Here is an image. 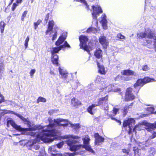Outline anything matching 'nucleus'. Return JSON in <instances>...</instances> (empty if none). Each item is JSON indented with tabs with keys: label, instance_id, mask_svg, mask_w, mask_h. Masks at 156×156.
I'll return each mask as SVG.
<instances>
[{
	"label": "nucleus",
	"instance_id": "obj_1",
	"mask_svg": "<svg viewBox=\"0 0 156 156\" xmlns=\"http://www.w3.org/2000/svg\"><path fill=\"white\" fill-rule=\"evenodd\" d=\"M43 132H45L42 134H39L37 135L36 138L33 140L32 143L29 145L31 147L34 144L36 143H39L41 140L45 143H49L52 141L54 139L49 138L47 137L52 136H54L55 131L54 130H43Z\"/></svg>",
	"mask_w": 156,
	"mask_h": 156
},
{
	"label": "nucleus",
	"instance_id": "obj_2",
	"mask_svg": "<svg viewBox=\"0 0 156 156\" xmlns=\"http://www.w3.org/2000/svg\"><path fill=\"white\" fill-rule=\"evenodd\" d=\"M155 81V80L154 78H150L148 76L144 77L143 78L138 79L133 85V87L135 90L134 91V92L136 94H137L139 93L141 88L145 84Z\"/></svg>",
	"mask_w": 156,
	"mask_h": 156
},
{
	"label": "nucleus",
	"instance_id": "obj_3",
	"mask_svg": "<svg viewBox=\"0 0 156 156\" xmlns=\"http://www.w3.org/2000/svg\"><path fill=\"white\" fill-rule=\"evenodd\" d=\"M129 148L128 149H122V152L129 156H141V153L140 152V150L137 147H133V153L130 149L132 147V144H128Z\"/></svg>",
	"mask_w": 156,
	"mask_h": 156
},
{
	"label": "nucleus",
	"instance_id": "obj_4",
	"mask_svg": "<svg viewBox=\"0 0 156 156\" xmlns=\"http://www.w3.org/2000/svg\"><path fill=\"white\" fill-rule=\"evenodd\" d=\"M78 142L76 140L69 139L67 141V144L69 147V150L72 151L76 152L80 151L82 148V145L81 144H76Z\"/></svg>",
	"mask_w": 156,
	"mask_h": 156
},
{
	"label": "nucleus",
	"instance_id": "obj_5",
	"mask_svg": "<svg viewBox=\"0 0 156 156\" xmlns=\"http://www.w3.org/2000/svg\"><path fill=\"white\" fill-rule=\"evenodd\" d=\"M137 36L139 39L147 38L148 39H153L155 37V33L151 29L145 31L144 32H141L137 34Z\"/></svg>",
	"mask_w": 156,
	"mask_h": 156
},
{
	"label": "nucleus",
	"instance_id": "obj_6",
	"mask_svg": "<svg viewBox=\"0 0 156 156\" xmlns=\"http://www.w3.org/2000/svg\"><path fill=\"white\" fill-rule=\"evenodd\" d=\"M133 89L131 87H129L126 89L125 94L124 101L128 102L134 100L136 96L133 93Z\"/></svg>",
	"mask_w": 156,
	"mask_h": 156
},
{
	"label": "nucleus",
	"instance_id": "obj_7",
	"mask_svg": "<svg viewBox=\"0 0 156 156\" xmlns=\"http://www.w3.org/2000/svg\"><path fill=\"white\" fill-rule=\"evenodd\" d=\"M135 122V121L133 118H128V119L125 120L123 122L122 126L123 127H126L127 126H129V128L128 131L129 135H130L132 133V129L131 127L133 124H134Z\"/></svg>",
	"mask_w": 156,
	"mask_h": 156
},
{
	"label": "nucleus",
	"instance_id": "obj_8",
	"mask_svg": "<svg viewBox=\"0 0 156 156\" xmlns=\"http://www.w3.org/2000/svg\"><path fill=\"white\" fill-rule=\"evenodd\" d=\"M26 123L28 125V127H29L28 128H22V129H23L22 131H19V132H22L25 133L27 132L28 131L38 130L41 129V126H38L35 125L33 127H31V122L29 120L27 121Z\"/></svg>",
	"mask_w": 156,
	"mask_h": 156
},
{
	"label": "nucleus",
	"instance_id": "obj_9",
	"mask_svg": "<svg viewBox=\"0 0 156 156\" xmlns=\"http://www.w3.org/2000/svg\"><path fill=\"white\" fill-rule=\"evenodd\" d=\"M92 7L93 12L91 14L93 18L97 20V16L99 15V14L102 13L103 11L100 6H95L94 5H93Z\"/></svg>",
	"mask_w": 156,
	"mask_h": 156
},
{
	"label": "nucleus",
	"instance_id": "obj_10",
	"mask_svg": "<svg viewBox=\"0 0 156 156\" xmlns=\"http://www.w3.org/2000/svg\"><path fill=\"white\" fill-rule=\"evenodd\" d=\"M143 123L145 126V129L148 131L151 132L156 129V121L152 123H148L147 122H144Z\"/></svg>",
	"mask_w": 156,
	"mask_h": 156
},
{
	"label": "nucleus",
	"instance_id": "obj_11",
	"mask_svg": "<svg viewBox=\"0 0 156 156\" xmlns=\"http://www.w3.org/2000/svg\"><path fill=\"white\" fill-rule=\"evenodd\" d=\"M9 124H10L14 129L18 131H22L23 129H24L22 128V127L20 126L17 125L14 121L12 120H7V126L8 127H9Z\"/></svg>",
	"mask_w": 156,
	"mask_h": 156
},
{
	"label": "nucleus",
	"instance_id": "obj_12",
	"mask_svg": "<svg viewBox=\"0 0 156 156\" xmlns=\"http://www.w3.org/2000/svg\"><path fill=\"white\" fill-rule=\"evenodd\" d=\"M54 121L58 126L64 127L67 126L68 125V121L66 119L59 118L56 120L54 119Z\"/></svg>",
	"mask_w": 156,
	"mask_h": 156
},
{
	"label": "nucleus",
	"instance_id": "obj_13",
	"mask_svg": "<svg viewBox=\"0 0 156 156\" xmlns=\"http://www.w3.org/2000/svg\"><path fill=\"white\" fill-rule=\"evenodd\" d=\"M98 40L99 43L102 46L103 48L106 49L109 44L106 37L104 36H101L99 38Z\"/></svg>",
	"mask_w": 156,
	"mask_h": 156
},
{
	"label": "nucleus",
	"instance_id": "obj_14",
	"mask_svg": "<svg viewBox=\"0 0 156 156\" xmlns=\"http://www.w3.org/2000/svg\"><path fill=\"white\" fill-rule=\"evenodd\" d=\"M94 55L96 58L100 59L99 62L102 63L103 52L100 48H98L96 49L94 52Z\"/></svg>",
	"mask_w": 156,
	"mask_h": 156
},
{
	"label": "nucleus",
	"instance_id": "obj_15",
	"mask_svg": "<svg viewBox=\"0 0 156 156\" xmlns=\"http://www.w3.org/2000/svg\"><path fill=\"white\" fill-rule=\"evenodd\" d=\"M96 62L98 69V73L101 75H105L106 73V72L105 70V69L104 66L100 65L101 62L98 60H96Z\"/></svg>",
	"mask_w": 156,
	"mask_h": 156
},
{
	"label": "nucleus",
	"instance_id": "obj_16",
	"mask_svg": "<svg viewBox=\"0 0 156 156\" xmlns=\"http://www.w3.org/2000/svg\"><path fill=\"white\" fill-rule=\"evenodd\" d=\"M70 105L73 107L77 108L79 106L81 105L82 104L81 102L77 99L73 97L71 100Z\"/></svg>",
	"mask_w": 156,
	"mask_h": 156
},
{
	"label": "nucleus",
	"instance_id": "obj_17",
	"mask_svg": "<svg viewBox=\"0 0 156 156\" xmlns=\"http://www.w3.org/2000/svg\"><path fill=\"white\" fill-rule=\"evenodd\" d=\"M94 136L95 138L94 143L95 145L99 144L100 143L103 142L105 140V138L99 135L98 133H95Z\"/></svg>",
	"mask_w": 156,
	"mask_h": 156
},
{
	"label": "nucleus",
	"instance_id": "obj_18",
	"mask_svg": "<svg viewBox=\"0 0 156 156\" xmlns=\"http://www.w3.org/2000/svg\"><path fill=\"white\" fill-rule=\"evenodd\" d=\"M55 25V22L53 20L49 21L47 29L45 32V35H47L50 32L52 31Z\"/></svg>",
	"mask_w": 156,
	"mask_h": 156
},
{
	"label": "nucleus",
	"instance_id": "obj_19",
	"mask_svg": "<svg viewBox=\"0 0 156 156\" xmlns=\"http://www.w3.org/2000/svg\"><path fill=\"white\" fill-rule=\"evenodd\" d=\"M121 74L125 76H135V73L134 71L128 69L123 70V71L121 72Z\"/></svg>",
	"mask_w": 156,
	"mask_h": 156
},
{
	"label": "nucleus",
	"instance_id": "obj_20",
	"mask_svg": "<svg viewBox=\"0 0 156 156\" xmlns=\"http://www.w3.org/2000/svg\"><path fill=\"white\" fill-rule=\"evenodd\" d=\"M79 39L80 41V45L82 46L86 44L87 42L88 41L87 37L83 35H81L79 37Z\"/></svg>",
	"mask_w": 156,
	"mask_h": 156
},
{
	"label": "nucleus",
	"instance_id": "obj_21",
	"mask_svg": "<svg viewBox=\"0 0 156 156\" xmlns=\"http://www.w3.org/2000/svg\"><path fill=\"white\" fill-rule=\"evenodd\" d=\"M58 55H51V62L53 64L57 66L59 65L58 62Z\"/></svg>",
	"mask_w": 156,
	"mask_h": 156
},
{
	"label": "nucleus",
	"instance_id": "obj_22",
	"mask_svg": "<svg viewBox=\"0 0 156 156\" xmlns=\"http://www.w3.org/2000/svg\"><path fill=\"white\" fill-rule=\"evenodd\" d=\"M143 45L151 49L153 46V41L150 40H146L143 42Z\"/></svg>",
	"mask_w": 156,
	"mask_h": 156
},
{
	"label": "nucleus",
	"instance_id": "obj_23",
	"mask_svg": "<svg viewBox=\"0 0 156 156\" xmlns=\"http://www.w3.org/2000/svg\"><path fill=\"white\" fill-rule=\"evenodd\" d=\"M66 38V37L63 36V35H61L56 41L55 44L57 46H59L64 41Z\"/></svg>",
	"mask_w": 156,
	"mask_h": 156
},
{
	"label": "nucleus",
	"instance_id": "obj_24",
	"mask_svg": "<svg viewBox=\"0 0 156 156\" xmlns=\"http://www.w3.org/2000/svg\"><path fill=\"white\" fill-rule=\"evenodd\" d=\"M61 49L60 46L58 47L53 48L51 50V55H57L56 53H58Z\"/></svg>",
	"mask_w": 156,
	"mask_h": 156
},
{
	"label": "nucleus",
	"instance_id": "obj_25",
	"mask_svg": "<svg viewBox=\"0 0 156 156\" xmlns=\"http://www.w3.org/2000/svg\"><path fill=\"white\" fill-rule=\"evenodd\" d=\"M96 106V104H93L89 106L87 109V112L92 115H94L92 110L93 108Z\"/></svg>",
	"mask_w": 156,
	"mask_h": 156
},
{
	"label": "nucleus",
	"instance_id": "obj_26",
	"mask_svg": "<svg viewBox=\"0 0 156 156\" xmlns=\"http://www.w3.org/2000/svg\"><path fill=\"white\" fill-rule=\"evenodd\" d=\"M6 25V23L3 21H2L0 22V29L1 33H3L4 32L5 27Z\"/></svg>",
	"mask_w": 156,
	"mask_h": 156
},
{
	"label": "nucleus",
	"instance_id": "obj_27",
	"mask_svg": "<svg viewBox=\"0 0 156 156\" xmlns=\"http://www.w3.org/2000/svg\"><path fill=\"white\" fill-rule=\"evenodd\" d=\"M80 48L83 49L84 50L87 51L88 53H90V47L88 46L86 44L84 45L80 46Z\"/></svg>",
	"mask_w": 156,
	"mask_h": 156
},
{
	"label": "nucleus",
	"instance_id": "obj_28",
	"mask_svg": "<svg viewBox=\"0 0 156 156\" xmlns=\"http://www.w3.org/2000/svg\"><path fill=\"white\" fill-rule=\"evenodd\" d=\"M42 20L40 19H38L36 22H34V29L36 30L38 27V26L42 23Z\"/></svg>",
	"mask_w": 156,
	"mask_h": 156
},
{
	"label": "nucleus",
	"instance_id": "obj_29",
	"mask_svg": "<svg viewBox=\"0 0 156 156\" xmlns=\"http://www.w3.org/2000/svg\"><path fill=\"white\" fill-rule=\"evenodd\" d=\"M82 147H83L86 149V150L91 153H93L94 151L93 149L91 148V147L89 145H84V146H82Z\"/></svg>",
	"mask_w": 156,
	"mask_h": 156
},
{
	"label": "nucleus",
	"instance_id": "obj_30",
	"mask_svg": "<svg viewBox=\"0 0 156 156\" xmlns=\"http://www.w3.org/2000/svg\"><path fill=\"white\" fill-rule=\"evenodd\" d=\"M46 101V99L41 96L39 97L37 100V103H38L39 102H45Z\"/></svg>",
	"mask_w": 156,
	"mask_h": 156
},
{
	"label": "nucleus",
	"instance_id": "obj_31",
	"mask_svg": "<svg viewBox=\"0 0 156 156\" xmlns=\"http://www.w3.org/2000/svg\"><path fill=\"white\" fill-rule=\"evenodd\" d=\"M80 154V152H74L73 153L67 152L66 154L68 155L66 156H75L79 154Z\"/></svg>",
	"mask_w": 156,
	"mask_h": 156
},
{
	"label": "nucleus",
	"instance_id": "obj_32",
	"mask_svg": "<svg viewBox=\"0 0 156 156\" xmlns=\"http://www.w3.org/2000/svg\"><path fill=\"white\" fill-rule=\"evenodd\" d=\"M28 12V11L25 10L22 13L21 16V20L22 21H24V19L25 17H26L27 15Z\"/></svg>",
	"mask_w": 156,
	"mask_h": 156
},
{
	"label": "nucleus",
	"instance_id": "obj_33",
	"mask_svg": "<svg viewBox=\"0 0 156 156\" xmlns=\"http://www.w3.org/2000/svg\"><path fill=\"white\" fill-rule=\"evenodd\" d=\"M15 114L20 119L24 122H27L28 121L27 119L24 118L23 116L20 114L17 113H16Z\"/></svg>",
	"mask_w": 156,
	"mask_h": 156
},
{
	"label": "nucleus",
	"instance_id": "obj_34",
	"mask_svg": "<svg viewBox=\"0 0 156 156\" xmlns=\"http://www.w3.org/2000/svg\"><path fill=\"white\" fill-rule=\"evenodd\" d=\"M1 63H0V80L2 79V67L3 66L4 64L3 62L0 61Z\"/></svg>",
	"mask_w": 156,
	"mask_h": 156
},
{
	"label": "nucleus",
	"instance_id": "obj_35",
	"mask_svg": "<svg viewBox=\"0 0 156 156\" xmlns=\"http://www.w3.org/2000/svg\"><path fill=\"white\" fill-rule=\"evenodd\" d=\"M60 46L61 49L63 48H65L66 47H67L68 48H70L71 47L70 46L68 43L67 41H65L64 44L63 45H60Z\"/></svg>",
	"mask_w": 156,
	"mask_h": 156
},
{
	"label": "nucleus",
	"instance_id": "obj_36",
	"mask_svg": "<svg viewBox=\"0 0 156 156\" xmlns=\"http://www.w3.org/2000/svg\"><path fill=\"white\" fill-rule=\"evenodd\" d=\"M104 79L102 77H101L99 76H97L95 80V82L97 83H98L100 82L101 80Z\"/></svg>",
	"mask_w": 156,
	"mask_h": 156
},
{
	"label": "nucleus",
	"instance_id": "obj_37",
	"mask_svg": "<svg viewBox=\"0 0 156 156\" xmlns=\"http://www.w3.org/2000/svg\"><path fill=\"white\" fill-rule=\"evenodd\" d=\"M151 133L152 134L149 136L148 140H151L156 137V132L153 131Z\"/></svg>",
	"mask_w": 156,
	"mask_h": 156
},
{
	"label": "nucleus",
	"instance_id": "obj_38",
	"mask_svg": "<svg viewBox=\"0 0 156 156\" xmlns=\"http://www.w3.org/2000/svg\"><path fill=\"white\" fill-rule=\"evenodd\" d=\"M108 95H106L105 96L102 97L100 98V101H102L103 102L105 101V102H107L108 100Z\"/></svg>",
	"mask_w": 156,
	"mask_h": 156
},
{
	"label": "nucleus",
	"instance_id": "obj_39",
	"mask_svg": "<svg viewBox=\"0 0 156 156\" xmlns=\"http://www.w3.org/2000/svg\"><path fill=\"white\" fill-rule=\"evenodd\" d=\"M58 69L60 74H61L62 76L64 77L65 78H67V75L65 73H62V70L61 68L60 67H59Z\"/></svg>",
	"mask_w": 156,
	"mask_h": 156
},
{
	"label": "nucleus",
	"instance_id": "obj_40",
	"mask_svg": "<svg viewBox=\"0 0 156 156\" xmlns=\"http://www.w3.org/2000/svg\"><path fill=\"white\" fill-rule=\"evenodd\" d=\"M97 29L96 28L92 27L88 28L86 30V32L87 33H90L94 30H96Z\"/></svg>",
	"mask_w": 156,
	"mask_h": 156
},
{
	"label": "nucleus",
	"instance_id": "obj_41",
	"mask_svg": "<svg viewBox=\"0 0 156 156\" xmlns=\"http://www.w3.org/2000/svg\"><path fill=\"white\" fill-rule=\"evenodd\" d=\"M29 36H27L26 40L25 41L24 45L25 49H26L28 47V42H29Z\"/></svg>",
	"mask_w": 156,
	"mask_h": 156
},
{
	"label": "nucleus",
	"instance_id": "obj_42",
	"mask_svg": "<svg viewBox=\"0 0 156 156\" xmlns=\"http://www.w3.org/2000/svg\"><path fill=\"white\" fill-rule=\"evenodd\" d=\"M72 128L75 129H78L80 127V124L79 123L72 124L71 125Z\"/></svg>",
	"mask_w": 156,
	"mask_h": 156
},
{
	"label": "nucleus",
	"instance_id": "obj_43",
	"mask_svg": "<svg viewBox=\"0 0 156 156\" xmlns=\"http://www.w3.org/2000/svg\"><path fill=\"white\" fill-rule=\"evenodd\" d=\"M142 69L143 71H147L150 69V68L147 65H145L142 66Z\"/></svg>",
	"mask_w": 156,
	"mask_h": 156
},
{
	"label": "nucleus",
	"instance_id": "obj_44",
	"mask_svg": "<svg viewBox=\"0 0 156 156\" xmlns=\"http://www.w3.org/2000/svg\"><path fill=\"white\" fill-rule=\"evenodd\" d=\"M131 141L132 142L133 145L135 146L139 144L135 138L131 139Z\"/></svg>",
	"mask_w": 156,
	"mask_h": 156
},
{
	"label": "nucleus",
	"instance_id": "obj_45",
	"mask_svg": "<svg viewBox=\"0 0 156 156\" xmlns=\"http://www.w3.org/2000/svg\"><path fill=\"white\" fill-rule=\"evenodd\" d=\"M100 23L102 24L103 26H105L106 25L107 20L105 18H103L101 21Z\"/></svg>",
	"mask_w": 156,
	"mask_h": 156
},
{
	"label": "nucleus",
	"instance_id": "obj_46",
	"mask_svg": "<svg viewBox=\"0 0 156 156\" xmlns=\"http://www.w3.org/2000/svg\"><path fill=\"white\" fill-rule=\"evenodd\" d=\"M57 32L56 30H55L54 31V34L52 35V37L51 39L52 41L55 40L57 37Z\"/></svg>",
	"mask_w": 156,
	"mask_h": 156
},
{
	"label": "nucleus",
	"instance_id": "obj_47",
	"mask_svg": "<svg viewBox=\"0 0 156 156\" xmlns=\"http://www.w3.org/2000/svg\"><path fill=\"white\" fill-rule=\"evenodd\" d=\"M119 111V109L115 107L113 108L112 110V112L114 114V115H115L117 114V112Z\"/></svg>",
	"mask_w": 156,
	"mask_h": 156
},
{
	"label": "nucleus",
	"instance_id": "obj_48",
	"mask_svg": "<svg viewBox=\"0 0 156 156\" xmlns=\"http://www.w3.org/2000/svg\"><path fill=\"white\" fill-rule=\"evenodd\" d=\"M19 5L16 3V2L13 3L12 6L11 7V10L12 11H14L16 7L18 6Z\"/></svg>",
	"mask_w": 156,
	"mask_h": 156
},
{
	"label": "nucleus",
	"instance_id": "obj_49",
	"mask_svg": "<svg viewBox=\"0 0 156 156\" xmlns=\"http://www.w3.org/2000/svg\"><path fill=\"white\" fill-rule=\"evenodd\" d=\"M129 108V106H125L123 109V113L125 114H126L127 113L128 110Z\"/></svg>",
	"mask_w": 156,
	"mask_h": 156
},
{
	"label": "nucleus",
	"instance_id": "obj_50",
	"mask_svg": "<svg viewBox=\"0 0 156 156\" xmlns=\"http://www.w3.org/2000/svg\"><path fill=\"white\" fill-rule=\"evenodd\" d=\"M117 37L120 40L124 39L125 38V37L124 36L122 35L121 34L119 33L117 34Z\"/></svg>",
	"mask_w": 156,
	"mask_h": 156
},
{
	"label": "nucleus",
	"instance_id": "obj_51",
	"mask_svg": "<svg viewBox=\"0 0 156 156\" xmlns=\"http://www.w3.org/2000/svg\"><path fill=\"white\" fill-rule=\"evenodd\" d=\"M150 153L147 156H154L155 154L156 151H151L149 152Z\"/></svg>",
	"mask_w": 156,
	"mask_h": 156
},
{
	"label": "nucleus",
	"instance_id": "obj_52",
	"mask_svg": "<svg viewBox=\"0 0 156 156\" xmlns=\"http://www.w3.org/2000/svg\"><path fill=\"white\" fill-rule=\"evenodd\" d=\"M50 16V14L49 13H48L46 14L44 18V21L47 23L49 19V17Z\"/></svg>",
	"mask_w": 156,
	"mask_h": 156
},
{
	"label": "nucleus",
	"instance_id": "obj_53",
	"mask_svg": "<svg viewBox=\"0 0 156 156\" xmlns=\"http://www.w3.org/2000/svg\"><path fill=\"white\" fill-rule=\"evenodd\" d=\"M79 2H80L82 3H83L86 5V8L88 10L89 9V5L87 4V2L85 1V0H84V1H80Z\"/></svg>",
	"mask_w": 156,
	"mask_h": 156
},
{
	"label": "nucleus",
	"instance_id": "obj_54",
	"mask_svg": "<svg viewBox=\"0 0 156 156\" xmlns=\"http://www.w3.org/2000/svg\"><path fill=\"white\" fill-rule=\"evenodd\" d=\"M90 139L89 138L85 139L84 140V145H87L89 144Z\"/></svg>",
	"mask_w": 156,
	"mask_h": 156
},
{
	"label": "nucleus",
	"instance_id": "obj_55",
	"mask_svg": "<svg viewBox=\"0 0 156 156\" xmlns=\"http://www.w3.org/2000/svg\"><path fill=\"white\" fill-rule=\"evenodd\" d=\"M36 72V70L35 69H32L31 70L30 72V76L32 77L33 76L34 74Z\"/></svg>",
	"mask_w": 156,
	"mask_h": 156
},
{
	"label": "nucleus",
	"instance_id": "obj_56",
	"mask_svg": "<svg viewBox=\"0 0 156 156\" xmlns=\"http://www.w3.org/2000/svg\"><path fill=\"white\" fill-rule=\"evenodd\" d=\"M63 145V143L62 142H60L56 144V145L57 146V147L59 148H61L62 146Z\"/></svg>",
	"mask_w": 156,
	"mask_h": 156
},
{
	"label": "nucleus",
	"instance_id": "obj_57",
	"mask_svg": "<svg viewBox=\"0 0 156 156\" xmlns=\"http://www.w3.org/2000/svg\"><path fill=\"white\" fill-rule=\"evenodd\" d=\"M147 110L148 111H150L152 112L154 111V108L153 107H148L147 108Z\"/></svg>",
	"mask_w": 156,
	"mask_h": 156
},
{
	"label": "nucleus",
	"instance_id": "obj_58",
	"mask_svg": "<svg viewBox=\"0 0 156 156\" xmlns=\"http://www.w3.org/2000/svg\"><path fill=\"white\" fill-rule=\"evenodd\" d=\"M70 137L72 138L73 139H79L80 138V137L77 136H74L71 135L70 136Z\"/></svg>",
	"mask_w": 156,
	"mask_h": 156
},
{
	"label": "nucleus",
	"instance_id": "obj_59",
	"mask_svg": "<svg viewBox=\"0 0 156 156\" xmlns=\"http://www.w3.org/2000/svg\"><path fill=\"white\" fill-rule=\"evenodd\" d=\"M103 104V102L102 101H100V98H99L98 99V103L97 104V105L96 104V106H97L100 105H102Z\"/></svg>",
	"mask_w": 156,
	"mask_h": 156
},
{
	"label": "nucleus",
	"instance_id": "obj_60",
	"mask_svg": "<svg viewBox=\"0 0 156 156\" xmlns=\"http://www.w3.org/2000/svg\"><path fill=\"white\" fill-rule=\"evenodd\" d=\"M31 147H33L35 149L37 150L38 149L40 148V146L38 145H37V146H34V145Z\"/></svg>",
	"mask_w": 156,
	"mask_h": 156
},
{
	"label": "nucleus",
	"instance_id": "obj_61",
	"mask_svg": "<svg viewBox=\"0 0 156 156\" xmlns=\"http://www.w3.org/2000/svg\"><path fill=\"white\" fill-rule=\"evenodd\" d=\"M22 2L23 0H16L15 2L19 5V4H20Z\"/></svg>",
	"mask_w": 156,
	"mask_h": 156
},
{
	"label": "nucleus",
	"instance_id": "obj_62",
	"mask_svg": "<svg viewBox=\"0 0 156 156\" xmlns=\"http://www.w3.org/2000/svg\"><path fill=\"white\" fill-rule=\"evenodd\" d=\"M109 117H110V118H111V119L112 120H115V121H116V122L118 121V119H116L115 118H113V117H112V115H109Z\"/></svg>",
	"mask_w": 156,
	"mask_h": 156
},
{
	"label": "nucleus",
	"instance_id": "obj_63",
	"mask_svg": "<svg viewBox=\"0 0 156 156\" xmlns=\"http://www.w3.org/2000/svg\"><path fill=\"white\" fill-rule=\"evenodd\" d=\"M109 117H110V118H111V119L112 120H115V121H116V122L118 121V119H116L115 118H113V117H112V115H109Z\"/></svg>",
	"mask_w": 156,
	"mask_h": 156
},
{
	"label": "nucleus",
	"instance_id": "obj_64",
	"mask_svg": "<svg viewBox=\"0 0 156 156\" xmlns=\"http://www.w3.org/2000/svg\"><path fill=\"white\" fill-rule=\"evenodd\" d=\"M54 156H63V155L62 154H54Z\"/></svg>",
	"mask_w": 156,
	"mask_h": 156
}]
</instances>
